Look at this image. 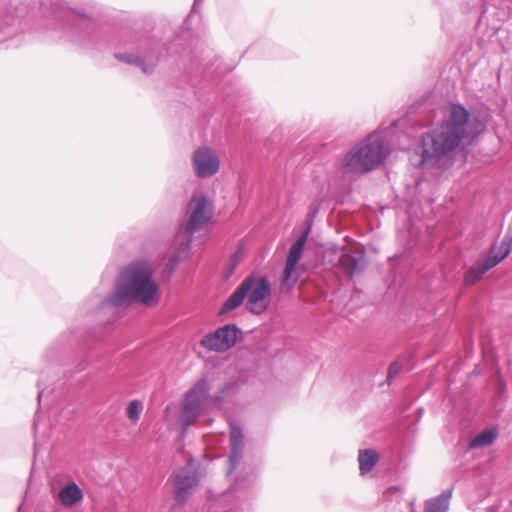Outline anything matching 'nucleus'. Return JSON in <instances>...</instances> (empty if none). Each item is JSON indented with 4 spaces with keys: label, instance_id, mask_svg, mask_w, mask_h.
<instances>
[{
    "label": "nucleus",
    "instance_id": "obj_27",
    "mask_svg": "<svg viewBox=\"0 0 512 512\" xmlns=\"http://www.w3.org/2000/svg\"><path fill=\"white\" fill-rule=\"evenodd\" d=\"M87 367H88V360L86 359V357L79 356V358L76 359V364H75V367L73 368V370L66 371L64 373V375L67 378H71L76 373H80V372L84 371Z\"/></svg>",
    "mask_w": 512,
    "mask_h": 512
},
{
    "label": "nucleus",
    "instance_id": "obj_7",
    "mask_svg": "<svg viewBox=\"0 0 512 512\" xmlns=\"http://www.w3.org/2000/svg\"><path fill=\"white\" fill-rule=\"evenodd\" d=\"M188 219L181 225L180 234L186 246L190 248L191 235L206 225L212 218V209L209 207L208 198L205 195L193 196L188 204Z\"/></svg>",
    "mask_w": 512,
    "mask_h": 512
},
{
    "label": "nucleus",
    "instance_id": "obj_8",
    "mask_svg": "<svg viewBox=\"0 0 512 512\" xmlns=\"http://www.w3.org/2000/svg\"><path fill=\"white\" fill-rule=\"evenodd\" d=\"M242 331L235 324H225L206 334L200 341L210 351L225 352L235 346Z\"/></svg>",
    "mask_w": 512,
    "mask_h": 512
},
{
    "label": "nucleus",
    "instance_id": "obj_18",
    "mask_svg": "<svg viewBox=\"0 0 512 512\" xmlns=\"http://www.w3.org/2000/svg\"><path fill=\"white\" fill-rule=\"evenodd\" d=\"M512 248V231L509 229L501 240L499 247L493 245L487 256L495 265L503 261L511 252Z\"/></svg>",
    "mask_w": 512,
    "mask_h": 512
},
{
    "label": "nucleus",
    "instance_id": "obj_15",
    "mask_svg": "<svg viewBox=\"0 0 512 512\" xmlns=\"http://www.w3.org/2000/svg\"><path fill=\"white\" fill-rule=\"evenodd\" d=\"M496 265L486 257L483 260L475 262L465 273L464 283L466 286H472L477 283L489 270Z\"/></svg>",
    "mask_w": 512,
    "mask_h": 512
},
{
    "label": "nucleus",
    "instance_id": "obj_17",
    "mask_svg": "<svg viewBox=\"0 0 512 512\" xmlns=\"http://www.w3.org/2000/svg\"><path fill=\"white\" fill-rule=\"evenodd\" d=\"M82 489L75 483L69 482L59 491L58 498L65 507H72L83 499Z\"/></svg>",
    "mask_w": 512,
    "mask_h": 512
},
{
    "label": "nucleus",
    "instance_id": "obj_23",
    "mask_svg": "<svg viewBox=\"0 0 512 512\" xmlns=\"http://www.w3.org/2000/svg\"><path fill=\"white\" fill-rule=\"evenodd\" d=\"M495 429H486L477 434L470 442L469 449L482 448L491 445L497 438Z\"/></svg>",
    "mask_w": 512,
    "mask_h": 512
},
{
    "label": "nucleus",
    "instance_id": "obj_29",
    "mask_svg": "<svg viewBox=\"0 0 512 512\" xmlns=\"http://www.w3.org/2000/svg\"><path fill=\"white\" fill-rule=\"evenodd\" d=\"M37 388H38V394H37V399H38V402L39 404L41 403L43 397L45 396V390H46V386L44 385L43 383V379H39L37 381Z\"/></svg>",
    "mask_w": 512,
    "mask_h": 512
},
{
    "label": "nucleus",
    "instance_id": "obj_4",
    "mask_svg": "<svg viewBox=\"0 0 512 512\" xmlns=\"http://www.w3.org/2000/svg\"><path fill=\"white\" fill-rule=\"evenodd\" d=\"M389 153L383 133L374 131L346 154L342 168L345 173L363 174L383 164Z\"/></svg>",
    "mask_w": 512,
    "mask_h": 512
},
{
    "label": "nucleus",
    "instance_id": "obj_28",
    "mask_svg": "<svg viewBox=\"0 0 512 512\" xmlns=\"http://www.w3.org/2000/svg\"><path fill=\"white\" fill-rule=\"evenodd\" d=\"M295 267H296V264H293V263H290L287 261L285 262V267H284V271L282 274L283 281H288L291 278Z\"/></svg>",
    "mask_w": 512,
    "mask_h": 512
},
{
    "label": "nucleus",
    "instance_id": "obj_31",
    "mask_svg": "<svg viewBox=\"0 0 512 512\" xmlns=\"http://www.w3.org/2000/svg\"><path fill=\"white\" fill-rule=\"evenodd\" d=\"M177 264V259L176 258H172L169 262V265H171V269H173Z\"/></svg>",
    "mask_w": 512,
    "mask_h": 512
},
{
    "label": "nucleus",
    "instance_id": "obj_24",
    "mask_svg": "<svg viewBox=\"0 0 512 512\" xmlns=\"http://www.w3.org/2000/svg\"><path fill=\"white\" fill-rule=\"evenodd\" d=\"M186 62H187L186 57L181 56L179 64L183 65L185 71L188 73H191L194 70L198 71L200 69V66H203V68H202L203 71L208 69V64L207 63L203 64L201 62V60L198 58V55L196 54V52H193V55H191L189 57V63H186Z\"/></svg>",
    "mask_w": 512,
    "mask_h": 512
},
{
    "label": "nucleus",
    "instance_id": "obj_9",
    "mask_svg": "<svg viewBox=\"0 0 512 512\" xmlns=\"http://www.w3.org/2000/svg\"><path fill=\"white\" fill-rule=\"evenodd\" d=\"M256 475L254 473L247 477L238 476L229 491L225 493L224 499L236 498L235 503L225 512H248L250 509L249 499L252 495Z\"/></svg>",
    "mask_w": 512,
    "mask_h": 512
},
{
    "label": "nucleus",
    "instance_id": "obj_11",
    "mask_svg": "<svg viewBox=\"0 0 512 512\" xmlns=\"http://www.w3.org/2000/svg\"><path fill=\"white\" fill-rule=\"evenodd\" d=\"M194 174L200 179L214 176L220 169V160L215 151L208 146L194 150L191 157Z\"/></svg>",
    "mask_w": 512,
    "mask_h": 512
},
{
    "label": "nucleus",
    "instance_id": "obj_2",
    "mask_svg": "<svg viewBox=\"0 0 512 512\" xmlns=\"http://www.w3.org/2000/svg\"><path fill=\"white\" fill-rule=\"evenodd\" d=\"M159 299V285L153 278L150 263L146 260H135L119 271L113 292L106 298L92 297L84 308V312L87 315L99 314L107 305L122 307L141 304L153 307Z\"/></svg>",
    "mask_w": 512,
    "mask_h": 512
},
{
    "label": "nucleus",
    "instance_id": "obj_16",
    "mask_svg": "<svg viewBox=\"0 0 512 512\" xmlns=\"http://www.w3.org/2000/svg\"><path fill=\"white\" fill-rule=\"evenodd\" d=\"M249 289V281H242V283L234 290V292L227 298L221 306L219 313H228L239 307L247 296Z\"/></svg>",
    "mask_w": 512,
    "mask_h": 512
},
{
    "label": "nucleus",
    "instance_id": "obj_10",
    "mask_svg": "<svg viewBox=\"0 0 512 512\" xmlns=\"http://www.w3.org/2000/svg\"><path fill=\"white\" fill-rule=\"evenodd\" d=\"M170 480L173 484V499L178 505H183L188 501L198 484L197 473L190 466L175 471Z\"/></svg>",
    "mask_w": 512,
    "mask_h": 512
},
{
    "label": "nucleus",
    "instance_id": "obj_22",
    "mask_svg": "<svg viewBox=\"0 0 512 512\" xmlns=\"http://www.w3.org/2000/svg\"><path fill=\"white\" fill-rule=\"evenodd\" d=\"M378 454L373 449L360 450L358 461L359 469L362 475L370 472L378 462Z\"/></svg>",
    "mask_w": 512,
    "mask_h": 512
},
{
    "label": "nucleus",
    "instance_id": "obj_26",
    "mask_svg": "<svg viewBox=\"0 0 512 512\" xmlns=\"http://www.w3.org/2000/svg\"><path fill=\"white\" fill-rule=\"evenodd\" d=\"M403 369V364L401 360H396L389 365L388 373H387V383L390 385L392 381L399 375V373Z\"/></svg>",
    "mask_w": 512,
    "mask_h": 512
},
{
    "label": "nucleus",
    "instance_id": "obj_20",
    "mask_svg": "<svg viewBox=\"0 0 512 512\" xmlns=\"http://www.w3.org/2000/svg\"><path fill=\"white\" fill-rule=\"evenodd\" d=\"M83 333L82 331L78 329H70L67 332H64L59 336V338L56 341V345L58 346H64V345H71L72 343H77L80 348V353H86L90 348L87 346L85 340L82 341Z\"/></svg>",
    "mask_w": 512,
    "mask_h": 512
},
{
    "label": "nucleus",
    "instance_id": "obj_6",
    "mask_svg": "<svg viewBox=\"0 0 512 512\" xmlns=\"http://www.w3.org/2000/svg\"><path fill=\"white\" fill-rule=\"evenodd\" d=\"M209 392V381L206 378H201L185 393L179 416L183 432L195 424L202 415Z\"/></svg>",
    "mask_w": 512,
    "mask_h": 512
},
{
    "label": "nucleus",
    "instance_id": "obj_3",
    "mask_svg": "<svg viewBox=\"0 0 512 512\" xmlns=\"http://www.w3.org/2000/svg\"><path fill=\"white\" fill-rule=\"evenodd\" d=\"M469 117L466 108L453 105L445 121L422 135L420 146L410 155V163L416 168L435 166L466 136Z\"/></svg>",
    "mask_w": 512,
    "mask_h": 512
},
{
    "label": "nucleus",
    "instance_id": "obj_33",
    "mask_svg": "<svg viewBox=\"0 0 512 512\" xmlns=\"http://www.w3.org/2000/svg\"><path fill=\"white\" fill-rule=\"evenodd\" d=\"M198 0H195V4L197 3Z\"/></svg>",
    "mask_w": 512,
    "mask_h": 512
},
{
    "label": "nucleus",
    "instance_id": "obj_5",
    "mask_svg": "<svg viewBox=\"0 0 512 512\" xmlns=\"http://www.w3.org/2000/svg\"><path fill=\"white\" fill-rule=\"evenodd\" d=\"M27 24L20 17L13 0H0V46L17 48L22 44Z\"/></svg>",
    "mask_w": 512,
    "mask_h": 512
},
{
    "label": "nucleus",
    "instance_id": "obj_25",
    "mask_svg": "<svg viewBox=\"0 0 512 512\" xmlns=\"http://www.w3.org/2000/svg\"><path fill=\"white\" fill-rule=\"evenodd\" d=\"M142 403L138 400L131 401L127 406V417L133 423H136L141 415Z\"/></svg>",
    "mask_w": 512,
    "mask_h": 512
},
{
    "label": "nucleus",
    "instance_id": "obj_12",
    "mask_svg": "<svg viewBox=\"0 0 512 512\" xmlns=\"http://www.w3.org/2000/svg\"><path fill=\"white\" fill-rule=\"evenodd\" d=\"M243 281H249L247 291V308L253 313H261L264 307L257 309V305L269 297L271 288L265 277L248 276Z\"/></svg>",
    "mask_w": 512,
    "mask_h": 512
},
{
    "label": "nucleus",
    "instance_id": "obj_19",
    "mask_svg": "<svg viewBox=\"0 0 512 512\" xmlns=\"http://www.w3.org/2000/svg\"><path fill=\"white\" fill-rule=\"evenodd\" d=\"M452 489H446L434 498L425 502L424 512H447L449 509Z\"/></svg>",
    "mask_w": 512,
    "mask_h": 512
},
{
    "label": "nucleus",
    "instance_id": "obj_32",
    "mask_svg": "<svg viewBox=\"0 0 512 512\" xmlns=\"http://www.w3.org/2000/svg\"><path fill=\"white\" fill-rule=\"evenodd\" d=\"M37 426H38V421H37V419H36V417H35V418H34V420H33V429H34V432H36V431H37Z\"/></svg>",
    "mask_w": 512,
    "mask_h": 512
},
{
    "label": "nucleus",
    "instance_id": "obj_1",
    "mask_svg": "<svg viewBox=\"0 0 512 512\" xmlns=\"http://www.w3.org/2000/svg\"><path fill=\"white\" fill-rule=\"evenodd\" d=\"M38 4L54 20L57 39L85 49L122 48L124 51L115 52L114 58L139 67L147 75L162 59L164 45L146 32L126 30L114 42L109 31L91 15L97 6L94 0H38Z\"/></svg>",
    "mask_w": 512,
    "mask_h": 512
},
{
    "label": "nucleus",
    "instance_id": "obj_30",
    "mask_svg": "<svg viewBox=\"0 0 512 512\" xmlns=\"http://www.w3.org/2000/svg\"><path fill=\"white\" fill-rule=\"evenodd\" d=\"M231 261L233 262L232 269H234V267L237 265V261H238V260H237V255H236V254H234V255L232 256Z\"/></svg>",
    "mask_w": 512,
    "mask_h": 512
},
{
    "label": "nucleus",
    "instance_id": "obj_21",
    "mask_svg": "<svg viewBox=\"0 0 512 512\" xmlns=\"http://www.w3.org/2000/svg\"><path fill=\"white\" fill-rule=\"evenodd\" d=\"M310 233V227H307L302 234L297 238V240L292 244V246L289 249L286 261L298 264L304 251V247L306 244V241L308 239V235Z\"/></svg>",
    "mask_w": 512,
    "mask_h": 512
},
{
    "label": "nucleus",
    "instance_id": "obj_14",
    "mask_svg": "<svg viewBox=\"0 0 512 512\" xmlns=\"http://www.w3.org/2000/svg\"><path fill=\"white\" fill-rule=\"evenodd\" d=\"M341 269L350 276L362 272L366 266L364 252L358 250L344 251L339 257Z\"/></svg>",
    "mask_w": 512,
    "mask_h": 512
},
{
    "label": "nucleus",
    "instance_id": "obj_13",
    "mask_svg": "<svg viewBox=\"0 0 512 512\" xmlns=\"http://www.w3.org/2000/svg\"><path fill=\"white\" fill-rule=\"evenodd\" d=\"M230 455L228 458L227 474L230 475L241 462L244 450V434L237 425L230 426Z\"/></svg>",
    "mask_w": 512,
    "mask_h": 512
}]
</instances>
